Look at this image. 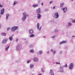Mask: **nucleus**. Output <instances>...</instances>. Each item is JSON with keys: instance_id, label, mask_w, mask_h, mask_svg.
<instances>
[{"instance_id": "obj_32", "label": "nucleus", "mask_w": 75, "mask_h": 75, "mask_svg": "<svg viewBox=\"0 0 75 75\" xmlns=\"http://www.w3.org/2000/svg\"><path fill=\"white\" fill-rule=\"evenodd\" d=\"M55 8V6H54L53 7V9H54Z\"/></svg>"}, {"instance_id": "obj_29", "label": "nucleus", "mask_w": 75, "mask_h": 75, "mask_svg": "<svg viewBox=\"0 0 75 75\" xmlns=\"http://www.w3.org/2000/svg\"><path fill=\"white\" fill-rule=\"evenodd\" d=\"M9 29H10L9 28H8L7 29V30L8 31V30H9Z\"/></svg>"}, {"instance_id": "obj_39", "label": "nucleus", "mask_w": 75, "mask_h": 75, "mask_svg": "<svg viewBox=\"0 0 75 75\" xmlns=\"http://www.w3.org/2000/svg\"><path fill=\"white\" fill-rule=\"evenodd\" d=\"M60 68H62V67L61 66V67H60Z\"/></svg>"}, {"instance_id": "obj_33", "label": "nucleus", "mask_w": 75, "mask_h": 75, "mask_svg": "<svg viewBox=\"0 0 75 75\" xmlns=\"http://www.w3.org/2000/svg\"><path fill=\"white\" fill-rule=\"evenodd\" d=\"M65 67H67V64H66L65 65Z\"/></svg>"}, {"instance_id": "obj_38", "label": "nucleus", "mask_w": 75, "mask_h": 75, "mask_svg": "<svg viewBox=\"0 0 75 75\" xmlns=\"http://www.w3.org/2000/svg\"><path fill=\"white\" fill-rule=\"evenodd\" d=\"M18 39H16V41L17 42V41H18Z\"/></svg>"}, {"instance_id": "obj_14", "label": "nucleus", "mask_w": 75, "mask_h": 75, "mask_svg": "<svg viewBox=\"0 0 75 75\" xmlns=\"http://www.w3.org/2000/svg\"><path fill=\"white\" fill-rule=\"evenodd\" d=\"M30 68H32L34 67V65L33 64H30Z\"/></svg>"}, {"instance_id": "obj_36", "label": "nucleus", "mask_w": 75, "mask_h": 75, "mask_svg": "<svg viewBox=\"0 0 75 75\" xmlns=\"http://www.w3.org/2000/svg\"><path fill=\"white\" fill-rule=\"evenodd\" d=\"M42 6H43V3H42L41 4Z\"/></svg>"}, {"instance_id": "obj_15", "label": "nucleus", "mask_w": 75, "mask_h": 75, "mask_svg": "<svg viewBox=\"0 0 75 75\" xmlns=\"http://www.w3.org/2000/svg\"><path fill=\"white\" fill-rule=\"evenodd\" d=\"M1 34L2 35H3L4 36H5V35H6V33H1Z\"/></svg>"}, {"instance_id": "obj_18", "label": "nucleus", "mask_w": 75, "mask_h": 75, "mask_svg": "<svg viewBox=\"0 0 75 75\" xmlns=\"http://www.w3.org/2000/svg\"><path fill=\"white\" fill-rule=\"evenodd\" d=\"M34 37V34H31L30 35V37Z\"/></svg>"}, {"instance_id": "obj_2", "label": "nucleus", "mask_w": 75, "mask_h": 75, "mask_svg": "<svg viewBox=\"0 0 75 75\" xmlns=\"http://www.w3.org/2000/svg\"><path fill=\"white\" fill-rule=\"evenodd\" d=\"M17 28H18V27L14 26L11 28V31H15V30H16Z\"/></svg>"}, {"instance_id": "obj_40", "label": "nucleus", "mask_w": 75, "mask_h": 75, "mask_svg": "<svg viewBox=\"0 0 75 75\" xmlns=\"http://www.w3.org/2000/svg\"><path fill=\"white\" fill-rule=\"evenodd\" d=\"M1 26V24H0V27Z\"/></svg>"}, {"instance_id": "obj_44", "label": "nucleus", "mask_w": 75, "mask_h": 75, "mask_svg": "<svg viewBox=\"0 0 75 75\" xmlns=\"http://www.w3.org/2000/svg\"><path fill=\"white\" fill-rule=\"evenodd\" d=\"M72 1H73V0H72Z\"/></svg>"}, {"instance_id": "obj_5", "label": "nucleus", "mask_w": 75, "mask_h": 75, "mask_svg": "<svg viewBox=\"0 0 75 75\" xmlns=\"http://www.w3.org/2000/svg\"><path fill=\"white\" fill-rule=\"evenodd\" d=\"M41 12V9L40 8H39L38 9H37L36 10V13H38V14H39Z\"/></svg>"}, {"instance_id": "obj_25", "label": "nucleus", "mask_w": 75, "mask_h": 75, "mask_svg": "<svg viewBox=\"0 0 75 75\" xmlns=\"http://www.w3.org/2000/svg\"><path fill=\"white\" fill-rule=\"evenodd\" d=\"M39 54H42V52L41 51H40L39 52Z\"/></svg>"}, {"instance_id": "obj_41", "label": "nucleus", "mask_w": 75, "mask_h": 75, "mask_svg": "<svg viewBox=\"0 0 75 75\" xmlns=\"http://www.w3.org/2000/svg\"><path fill=\"white\" fill-rule=\"evenodd\" d=\"M72 37H75V36H72Z\"/></svg>"}, {"instance_id": "obj_26", "label": "nucleus", "mask_w": 75, "mask_h": 75, "mask_svg": "<svg viewBox=\"0 0 75 75\" xmlns=\"http://www.w3.org/2000/svg\"><path fill=\"white\" fill-rule=\"evenodd\" d=\"M69 25H71V23H69Z\"/></svg>"}, {"instance_id": "obj_19", "label": "nucleus", "mask_w": 75, "mask_h": 75, "mask_svg": "<svg viewBox=\"0 0 75 75\" xmlns=\"http://www.w3.org/2000/svg\"><path fill=\"white\" fill-rule=\"evenodd\" d=\"M33 7H37L38 6V5H33Z\"/></svg>"}, {"instance_id": "obj_8", "label": "nucleus", "mask_w": 75, "mask_h": 75, "mask_svg": "<svg viewBox=\"0 0 75 75\" xmlns=\"http://www.w3.org/2000/svg\"><path fill=\"white\" fill-rule=\"evenodd\" d=\"M4 9H3L1 11V14H3L4 13Z\"/></svg>"}, {"instance_id": "obj_12", "label": "nucleus", "mask_w": 75, "mask_h": 75, "mask_svg": "<svg viewBox=\"0 0 75 75\" xmlns=\"http://www.w3.org/2000/svg\"><path fill=\"white\" fill-rule=\"evenodd\" d=\"M29 33L30 34H32V33H33V30H29Z\"/></svg>"}, {"instance_id": "obj_34", "label": "nucleus", "mask_w": 75, "mask_h": 75, "mask_svg": "<svg viewBox=\"0 0 75 75\" xmlns=\"http://www.w3.org/2000/svg\"><path fill=\"white\" fill-rule=\"evenodd\" d=\"M55 51H54V52H53V54H55Z\"/></svg>"}, {"instance_id": "obj_37", "label": "nucleus", "mask_w": 75, "mask_h": 75, "mask_svg": "<svg viewBox=\"0 0 75 75\" xmlns=\"http://www.w3.org/2000/svg\"><path fill=\"white\" fill-rule=\"evenodd\" d=\"M51 51L52 52V51H53V50H52V49L51 50Z\"/></svg>"}, {"instance_id": "obj_22", "label": "nucleus", "mask_w": 75, "mask_h": 75, "mask_svg": "<svg viewBox=\"0 0 75 75\" xmlns=\"http://www.w3.org/2000/svg\"><path fill=\"white\" fill-rule=\"evenodd\" d=\"M13 39V38H12V37H10L9 38V40H11H11H12Z\"/></svg>"}, {"instance_id": "obj_20", "label": "nucleus", "mask_w": 75, "mask_h": 75, "mask_svg": "<svg viewBox=\"0 0 75 75\" xmlns=\"http://www.w3.org/2000/svg\"><path fill=\"white\" fill-rule=\"evenodd\" d=\"M30 52L33 53V52H34V50H33L32 49L30 50Z\"/></svg>"}, {"instance_id": "obj_6", "label": "nucleus", "mask_w": 75, "mask_h": 75, "mask_svg": "<svg viewBox=\"0 0 75 75\" xmlns=\"http://www.w3.org/2000/svg\"><path fill=\"white\" fill-rule=\"evenodd\" d=\"M55 16V17L56 18H58V17L59 16V15H58V13L57 12L55 13V14H54Z\"/></svg>"}, {"instance_id": "obj_43", "label": "nucleus", "mask_w": 75, "mask_h": 75, "mask_svg": "<svg viewBox=\"0 0 75 75\" xmlns=\"http://www.w3.org/2000/svg\"><path fill=\"white\" fill-rule=\"evenodd\" d=\"M44 38H45V36H44Z\"/></svg>"}, {"instance_id": "obj_3", "label": "nucleus", "mask_w": 75, "mask_h": 75, "mask_svg": "<svg viewBox=\"0 0 75 75\" xmlns=\"http://www.w3.org/2000/svg\"><path fill=\"white\" fill-rule=\"evenodd\" d=\"M73 67L74 65H73V64H72V63H70L69 66V69H72V68H73Z\"/></svg>"}, {"instance_id": "obj_10", "label": "nucleus", "mask_w": 75, "mask_h": 75, "mask_svg": "<svg viewBox=\"0 0 75 75\" xmlns=\"http://www.w3.org/2000/svg\"><path fill=\"white\" fill-rule=\"evenodd\" d=\"M38 18H41V15L40 14H39V13H38Z\"/></svg>"}, {"instance_id": "obj_30", "label": "nucleus", "mask_w": 75, "mask_h": 75, "mask_svg": "<svg viewBox=\"0 0 75 75\" xmlns=\"http://www.w3.org/2000/svg\"><path fill=\"white\" fill-rule=\"evenodd\" d=\"M16 4V2H14L13 3V5H15V4Z\"/></svg>"}, {"instance_id": "obj_9", "label": "nucleus", "mask_w": 75, "mask_h": 75, "mask_svg": "<svg viewBox=\"0 0 75 75\" xmlns=\"http://www.w3.org/2000/svg\"><path fill=\"white\" fill-rule=\"evenodd\" d=\"M63 10L64 11V12H66V11L67 10V8H62Z\"/></svg>"}, {"instance_id": "obj_21", "label": "nucleus", "mask_w": 75, "mask_h": 75, "mask_svg": "<svg viewBox=\"0 0 75 75\" xmlns=\"http://www.w3.org/2000/svg\"><path fill=\"white\" fill-rule=\"evenodd\" d=\"M9 16V14H7L6 15V19H7V18H8V16Z\"/></svg>"}, {"instance_id": "obj_35", "label": "nucleus", "mask_w": 75, "mask_h": 75, "mask_svg": "<svg viewBox=\"0 0 75 75\" xmlns=\"http://www.w3.org/2000/svg\"><path fill=\"white\" fill-rule=\"evenodd\" d=\"M51 3H52V1H50V4H51Z\"/></svg>"}, {"instance_id": "obj_4", "label": "nucleus", "mask_w": 75, "mask_h": 75, "mask_svg": "<svg viewBox=\"0 0 75 75\" xmlns=\"http://www.w3.org/2000/svg\"><path fill=\"white\" fill-rule=\"evenodd\" d=\"M39 27H40V24H39V23H38L37 24V28L40 31V30H41V27H40V28Z\"/></svg>"}, {"instance_id": "obj_16", "label": "nucleus", "mask_w": 75, "mask_h": 75, "mask_svg": "<svg viewBox=\"0 0 75 75\" xmlns=\"http://www.w3.org/2000/svg\"><path fill=\"white\" fill-rule=\"evenodd\" d=\"M37 59L36 58H35L33 59V60L34 61H37Z\"/></svg>"}, {"instance_id": "obj_17", "label": "nucleus", "mask_w": 75, "mask_h": 75, "mask_svg": "<svg viewBox=\"0 0 75 75\" xmlns=\"http://www.w3.org/2000/svg\"><path fill=\"white\" fill-rule=\"evenodd\" d=\"M64 5V3H62L60 4V6L61 7H62L63 6V5Z\"/></svg>"}, {"instance_id": "obj_27", "label": "nucleus", "mask_w": 75, "mask_h": 75, "mask_svg": "<svg viewBox=\"0 0 75 75\" xmlns=\"http://www.w3.org/2000/svg\"><path fill=\"white\" fill-rule=\"evenodd\" d=\"M56 64H60V63H59V62H56Z\"/></svg>"}, {"instance_id": "obj_28", "label": "nucleus", "mask_w": 75, "mask_h": 75, "mask_svg": "<svg viewBox=\"0 0 75 75\" xmlns=\"http://www.w3.org/2000/svg\"><path fill=\"white\" fill-rule=\"evenodd\" d=\"M30 62V60H28L27 61V63H29Z\"/></svg>"}, {"instance_id": "obj_31", "label": "nucleus", "mask_w": 75, "mask_h": 75, "mask_svg": "<svg viewBox=\"0 0 75 75\" xmlns=\"http://www.w3.org/2000/svg\"><path fill=\"white\" fill-rule=\"evenodd\" d=\"M2 6H3V5H0V7H2Z\"/></svg>"}, {"instance_id": "obj_42", "label": "nucleus", "mask_w": 75, "mask_h": 75, "mask_svg": "<svg viewBox=\"0 0 75 75\" xmlns=\"http://www.w3.org/2000/svg\"><path fill=\"white\" fill-rule=\"evenodd\" d=\"M47 53L48 54V53H49V52H48Z\"/></svg>"}, {"instance_id": "obj_7", "label": "nucleus", "mask_w": 75, "mask_h": 75, "mask_svg": "<svg viewBox=\"0 0 75 75\" xmlns=\"http://www.w3.org/2000/svg\"><path fill=\"white\" fill-rule=\"evenodd\" d=\"M50 74H51V75H54V73H53V70H52V69H51L50 70Z\"/></svg>"}, {"instance_id": "obj_13", "label": "nucleus", "mask_w": 75, "mask_h": 75, "mask_svg": "<svg viewBox=\"0 0 75 75\" xmlns=\"http://www.w3.org/2000/svg\"><path fill=\"white\" fill-rule=\"evenodd\" d=\"M6 42H7V39H4V40L3 42V43H6Z\"/></svg>"}, {"instance_id": "obj_11", "label": "nucleus", "mask_w": 75, "mask_h": 75, "mask_svg": "<svg viewBox=\"0 0 75 75\" xmlns=\"http://www.w3.org/2000/svg\"><path fill=\"white\" fill-rule=\"evenodd\" d=\"M66 42H67V41H63L60 42V44H64V43H66Z\"/></svg>"}, {"instance_id": "obj_24", "label": "nucleus", "mask_w": 75, "mask_h": 75, "mask_svg": "<svg viewBox=\"0 0 75 75\" xmlns=\"http://www.w3.org/2000/svg\"><path fill=\"white\" fill-rule=\"evenodd\" d=\"M72 23H75V20H73L72 21Z\"/></svg>"}, {"instance_id": "obj_23", "label": "nucleus", "mask_w": 75, "mask_h": 75, "mask_svg": "<svg viewBox=\"0 0 75 75\" xmlns=\"http://www.w3.org/2000/svg\"><path fill=\"white\" fill-rule=\"evenodd\" d=\"M10 46H9L8 47H7V48H6V51H7V50H8V48H9Z\"/></svg>"}, {"instance_id": "obj_1", "label": "nucleus", "mask_w": 75, "mask_h": 75, "mask_svg": "<svg viewBox=\"0 0 75 75\" xmlns=\"http://www.w3.org/2000/svg\"><path fill=\"white\" fill-rule=\"evenodd\" d=\"M23 18L22 19L24 21L25 20V19L26 18V17H27V16H28V15H27L25 13H23Z\"/></svg>"}]
</instances>
